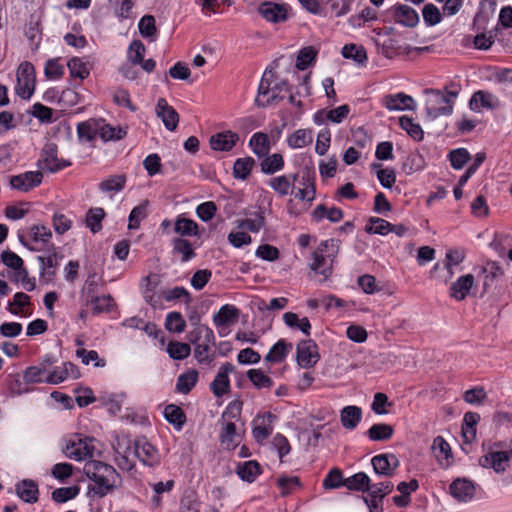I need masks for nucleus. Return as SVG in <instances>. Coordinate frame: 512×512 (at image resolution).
<instances>
[{"instance_id":"obj_1","label":"nucleus","mask_w":512,"mask_h":512,"mask_svg":"<svg viewBox=\"0 0 512 512\" xmlns=\"http://www.w3.org/2000/svg\"><path fill=\"white\" fill-rule=\"evenodd\" d=\"M83 471L94 483L89 487L90 491L99 497H104L112 492L119 486L121 481L120 475L116 469L101 461H87Z\"/></svg>"},{"instance_id":"obj_2","label":"nucleus","mask_w":512,"mask_h":512,"mask_svg":"<svg viewBox=\"0 0 512 512\" xmlns=\"http://www.w3.org/2000/svg\"><path fill=\"white\" fill-rule=\"evenodd\" d=\"M425 111L430 119H435L441 115H449L453 111V105L457 91H441L436 89H426Z\"/></svg>"},{"instance_id":"obj_3","label":"nucleus","mask_w":512,"mask_h":512,"mask_svg":"<svg viewBox=\"0 0 512 512\" xmlns=\"http://www.w3.org/2000/svg\"><path fill=\"white\" fill-rule=\"evenodd\" d=\"M334 240H326L319 244L317 249L312 253V262L310 268L324 276L327 279L332 272V257L334 252Z\"/></svg>"},{"instance_id":"obj_4","label":"nucleus","mask_w":512,"mask_h":512,"mask_svg":"<svg viewBox=\"0 0 512 512\" xmlns=\"http://www.w3.org/2000/svg\"><path fill=\"white\" fill-rule=\"evenodd\" d=\"M94 449L92 438L75 435L67 440L63 452L69 459L86 461L93 457Z\"/></svg>"},{"instance_id":"obj_5","label":"nucleus","mask_w":512,"mask_h":512,"mask_svg":"<svg viewBox=\"0 0 512 512\" xmlns=\"http://www.w3.org/2000/svg\"><path fill=\"white\" fill-rule=\"evenodd\" d=\"M36 76L34 66L30 62H23L17 70V84L15 91L23 99H30L35 90Z\"/></svg>"},{"instance_id":"obj_6","label":"nucleus","mask_w":512,"mask_h":512,"mask_svg":"<svg viewBox=\"0 0 512 512\" xmlns=\"http://www.w3.org/2000/svg\"><path fill=\"white\" fill-rule=\"evenodd\" d=\"M240 407L239 405L230 406L223 414L222 419L224 420L222 423L219 440L221 445L228 449L232 450L238 445V434L236 432V425L231 421H226V419L232 415V417H236L239 414Z\"/></svg>"},{"instance_id":"obj_7","label":"nucleus","mask_w":512,"mask_h":512,"mask_svg":"<svg viewBox=\"0 0 512 512\" xmlns=\"http://www.w3.org/2000/svg\"><path fill=\"white\" fill-rule=\"evenodd\" d=\"M195 333L203 337V342L195 345L194 357L199 364L210 365L214 360V354L210 353L209 345L214 344V332L207 326H199L195 328Z\"/></svg>"},{"instance_id":"obj_8","label":"nucleus","mask_w":512,"mask_h":512,"mask_svg":"<svg viewBox=\"0 0 512 512\" xmlns=\"http://www.w3.org/2000/svg\"><path fill=\"white\" fill-rule=\"evenodd\" d=\"M71 163L66 160L58 159L57 146L54 143H48L44 146L41 156L37 162V166L42 170L48 172H57L65 167L70 166Z\"/></svg>"},{"instance_id":"obj_9","label":"nucleus","mask_w":512,"mask_h":512,"mask_svg":"<svg viewBox=\"0 0 512 512\" xmlns=\"http://www.w3.org/2000/svg\"><path fill=\"white\" fill-rule=\"evenodd\" d=\"M133 453L146 466L154 467L160 463L158 450L145 437L134 441Z\"/></svg>"},{"instance_id":"obj_10","label":"nucleus","mask_w":512,"mask_h":512,"mask_svg":"<svg viewBox=\"0 0 512 512\" xmlns=\"http://www.w3.org/2000/svg\"><path fill=\"white\" fill-rule=\"evenodd\" d=\"M512 452L493 450L492 448L479 459V464L485 468H492L496 473H502L509 466Z\"/></svg>"},{"instance_id":"obj_11","label":"nucleus","mask_w":512,"mask_h":512,"mask_svg":"<svg viewBox=\"0 0 512 512\" xmlns=\"http://www.w3.org/2000/svg\"><path fill=\"white\" fill-rule=\"evenodd\" d=\"M43 174L41 171H27L22 174L11 176L10 185L13 189L27 192L42 183Z\"/></svg>"},{"instance_id":"obj_12","label":"nucleus","mask_w":512,"mask_h":512,"mask_svg":"<svg viewBox=\"0 0 512 512\" xmlns=\"http://www.w3.org/2000/svg\"><path fill=\"white\" fill-rule=\"evenodd\" d=\"M319 360L318 348L314 341L303 340L297 345V362L303 368L314 366Z\"/></svg>"},{"instance_id":"obj_13","label":"nucleus","mask_w":512,"mask_h":512,"mask_svg":"<svg viewBox=\"0 0 512 512\" xmlns=\"http://www.w3.org/2000/svg\"><path fill=\"white\" fill-rule=\"evenodd\" d=\"M235 371V366L229 362L219 368L214 380L210 384L211 391L216 397H222L230 390L229 374Z\"/></svg>"},{"instance_id":"obj_14","label":"nucleus","mask_w":512,"mask_h":512,"mask_svg":"<svg viewBox=\"0 0 512 512\" xmlns=\"http://www.w3.org/2000/svg\"><path fill=\"white\" fill-rule=\"evenodd\" d=\"M371 464L377 475L391 477L399 466V460L394 454H379L371 459Z\"/></svg>"},{"instance_id":"obj_15","label":"nucleus","mask_w":512,"mask_h":512,"mask_svg":"<svg viewBox=\"0 0 512 512\" xmlns=\"http://www.w3.org/2000/svg\"><path fill=\"white\" fill-rule=\"evenodd\" d=\"M160 282L159 275L149 274L143 279L141 284L143 298L153 308H157L161 304V295H158L156 292Z\"/></svg>"},{"instance_id":"obj_16","label":"nucleus","mask_w":512,"mask_h":512,"mask_svg":"<svg viewBox=\"0 0 512 512\" xmlns=\"http://www.w3.org/2000/svg\"><path fill=\"white\" fill-rule=\"evenodd\" d=\"M274 419L275 415H273L270 412H267L263 415L257 416L253 420L252 435L258 443H262L272 434V423Z\"/></svg>"},{"instance_id":"obj_17","label":"nucleus","mask_w":512,"mask_h":512,"mask_svg":"<svg viewBox=\"0 0 512 512\" xmlns=\"http://www.w3.org/2000/svg\"><path fill=\"white\" fill-rule=\"evenodd\" d=\"M156 115L162 120L164 126L169 131H174L179 123L177 111L168 104L166 99L159 98L155 107Z\"/></svg>"},{"instance_id":"obj_18","label":"nucleus","mask_w":512,"mask_h":512,"mask_svg":"<svg viewBox=\"0 0 512 512\" xmlns=\"http://www.w3.org/2000/svg\"><path fill=\"white\" fill-rule=\"evenodd\" d=\"M134 457L133 446L130 445L129 441L126 443H117V447L115 448V462L121 470H132L135 465Z\"/></svg>"},{"instance_id":"obj_19","label":"nucleus","mask_w":512,"mask_h":512,"mask_svg":"<svg viewBox=\"0 0 512 512\" xmlns=\"http://www.w3.org/2000/svg\"><path fill=\"white\" fill-rule=\"evenodd\" d=\"M268 74H270L271 77L273 76L272 68L265 71L259 85L258 96L255 99L256 104L261 107H266L277 99H280L277 93H272L271 81L267 77Z\"/></svg>"},{"instance_id":"obj_20","label":"nucleus","mask_w":512,"mask_h":512,"mask_svg":"<svg viewBox=\"0 0 512 512\" xmlns=\"http://www.w3.org/2000/svg\"><path fill=\"white\" fill-rule=\"evenodd\" d=\"M383 105L390 111L413 110L415 108L414 99L405 94H389L383 99Z\"/></svg>"},{"instance_id":"obj_21","label":"nucleus","mask_w":512,"mask_h":512,"mask_svg":"<svg viewBox=\"0 0 512 512\" xmlns=\"http://www.w3.org/2000/svg\"><path fill=\"white\" fill-rule=\"evenodd\" d=\"M474 285V276L466 274L460 276L449 288V296L456 301H463Z\"/></svg>"},{"instance_id":"obj_22","label":"nucleus","mask_w":512,"mask_h":512,"mask_svg":"<svg viewBox=\"0 0 512 512\" xmlns=\"http://www.w3.org/2000/svg\"><path fill=\"white\" fill-rule=\"evenodd\" d=\"M299 174L281 175L272 177L268 181V185L280 196H286L294 192V184Z\"/></svg>"},{"instance_id":"obj_23","label":"nucleus","mask_w":512,"mask_h":512,"mask_svg":"<svg viewBox=\"0 0 512 512\" xmlns=\"http://www.w3.org/2000/svg\"><path fill=\"white\" fill-rule=\"evenodd\" d=\"M432 450L441 467L447 468L451 465L453 460L451 448L442 436H437L433 440Z\"/></svg>"},{"instance_id":"obj_24","label":"nucleus","mask_w":512,"mask_h":512,"mask_svg":"<svg viewBox=\"0 0 512 512\" xmlns=\"http://www.w3.org/2000/svg\"><path fill=\"white\" fill-rule=\"evenodd\" d=\"M239 140V135L232 131L219 132L210 138V145L216 151H229Z\"/></svg>"},{"instance_id":"obj_25","label":"nucleus","mask_w":512,"mask_h":512,"mask_svg":"<svg viewBox=\"0 0 512 512\" xmlns=\"http://www.w3.org/2000/svg\"><path fill=\"white\" fill-rule=\"evenodd\" d=\"M258 11L269 22L278 23L287 19L286 9L276 3L264 2L259 6Z\"/></svg>"},{"instance_id":"obj_26","label":"nucleus","mask_w":512,"mask_h":512,"mask_svg":"<svg viewBox=\"0 0 512 512\" xmlns=\"http://www.w3.org/2000/svg\"><path fill=\"white\" fill-rule=\"evenodd\" d=\"M29 238L36 245H42L43 249L50 250L54 244L51 242L52 232L45 225H33L29 230Z\"/></svg>"},{"instance_id":"obj_27","label":"nucleus","mask_w":512,"mask_h":512,"mask_svg":"<svg viewBox=\"0 0 512 512\" xmlns=\"http://www.w3.org/2000/svg\"><path fill=\"white\" fill-rule=\"evenodd\" d=\"M394 18L397 23L407 27H414L419 22L418 13L408 5H396L394 7Z\"/></svg>"},{"instance_id":"obj_28","label":"nucleus","mask_w":512,"mask_h":512,"mask_svg":"<svg viewBox=\"0 0 512 512\" xmlns=\"http://www.w3.org/2000/svg\"><path fill=\"white\" fill-rule=\"evenodd\" d=\"M16 493L23 501L35 503L39 496L38 484L30 479L22 480L16 485Z\"/></svg>"},{"instance_id":"obj_29","label":"nucleus","mask_w":512,"mask_h":512,"mask_svg":"<svg viewBox=\"0 0 512 512\" xmlns=\"http://www.w3.org/2000/svg\"><path fill=\"white\" fill-rule=\"evenodd\" d=\"M451 495L459 501H468L474 495L473 484L465 479H457L450 485Z\"/></svg>"},{"instance_id":"obj_30","label":"nucleus","mask_w":512,"mask_h":512,"mask_svg":"<svg viewBox=\"0 0 512 512\" xmlns=\"http://www.w3.org/2000/svg\"><path fill=\"white\" fill-rule=\"evenodd\" d=\"M362 419V410L358 406H346L340 412L341 424L344 428L353 430Z\"/></svg>"},{"instance_id":"obj_31","label":"nucleus","mask_w":512,"mask_h":512,"mask_svg":"<svg viewBox=\"0 0 512 512\" xmlns=\"http://www.w3.org/2000/svg\"><path fill=\"white\" fill-rule=\"evenodd\" d=\"M99 124L96 119H89L77 125V135L80 142H92L98 136Z\"/></svg>"},{"instance_id":"obj_32","label":"nucleus","mask_w":512,"mask_h":512,"mask_svg":"<svg viewBox=\"0 0 512 512\" xmlns=\"http://www.w3.org/2000/svg\"><path fill=\"white\" fill-rule=\"evenodd\" d=\"M237 475L248 483L255 481L256 477L261 474V467L255 460L239 463L236 468Z\"/></svg>"},{"instance_id":"obj_33","label":"nucleus","mask_w":512,"mask_h":512,"mask_svg":"<svg viewBox=\"0 0 512 512\" xmlns=\"http://www.w3.org/2000/svg\"><path fill=\"white\" fill-rule=\"evenodd\" d=\"M312 218L316 222H320L324 218H327L329 221L335 223L339 222L343 218V211L340 208H327L325 205L319 204L312 211Z\"/></svg>"},{"instance_id":"obj_34","label":"nucleus","mask_w":512,"mask_h":512,"mask_svg":"<svg viewBox=\"0 0 512 512\" xmlns=\"http://www.w3.org/2000/svg\"><path fill=\"white\" fill-rule=\"evenodd\" d=\"M301 188L295 192V197L302 200L311 202L315 198V183L313 177L307 171L301 177Z\"/></svg>"},{"instance_id":"obj_35","label":"nucleus","mask_w":512,"mask_h":512,"mask_svg":"<svg viewBox=\"0 0 512 512\" xmlns=\"http://www.w3.org/2000/svg\"><path fill=\"white\" fill-rule=\"evenodd\" d=\"M249 146L259 158L266 156L270 151V141L267 134L257 132L249 140Z\"/></svg>"},{"instance_id":"obj_36","label":"nucleus","mask_w":512,"mask_h":512,"mask_svg":"<svg viewBox=\"0 0 512 512\" xmlns=\"http://www.w3.org/2000/svg\"><path fill=\"white\" fill-rule=\"evenodd\" d=\"M260 163L261 171L266 175H272L284 168V158L280 153H274L272 155H266L262 157Z\"/></svg>"},{"instance_id":"obj_37","label":"nucleus","mask_w":512,"mask_h":512,"mask_svg":"<svg viewBox=\"0 0 512 512\" xmlns=\"http://www.w3.org/2000/svg\"><path fill=\"white\" fill-rule=\"evenodd\" d=\"M174 231L182 237L196 236L198 234V224L189 218L179 215L174 223Z\"/></svg>"},{"instance_id":"obj_38","label":"nucleus","mask_w":512,"mask_h":512,"mask_svg":"<svg viewBox=\"0 0 512 512\" xmlns=\"http://www.w3.org/2000/svg\"><path fill=\"white\" fill-rule=\"evenodd\" d=\"M291 349L292 344H287L281 339L271 347L269 353L265 356V361L270 363H281L285 360Z\"/></svg>"},{"instance_id":"obj_39","label":"nucleus","mask_w":512,"mask_h":512,"mask_svg":"<svg viewBox=\"0 0 512 512\" xmlns=\"http://www.w3.org/2000/svg\"><path fill=\"white\" fill-rule=\"evenodd\" d=\"M197 381L198 372L195 369H189L178 376L176 390L179 393L187 394L193 389Z\"/></svg>"},{"instance_id":"obj_40","label":"nucleus","mask_w":512,"mask_h":512,"mask_svg":"<svg viewBox=\"0 0 512 512\" xmlns=\"http://www.w3.org/2000/svg\"><path fill=\"white\" fill-rule=\"evenodd\" d=\"M370 478L364 472H358L345 479L344 486L351 491L368 492Z\"/></svg>"},{"instance_id":"obj_41","label":"nucleus","mask_w":512,"mask_h":512,"mask_svg":"<svg viewBox=\"0 0 512 512\" xmlns=\"http://www.w3.org/2000/svg\"><path fill=\"white\" fill-rule=\"evenodd\" d=\"M165 419L177 430H181L186 422V415L182 408L177 405L169 404L164 409Z\"/></svg>"},{"instance_id":"obj_42","label":"nucleus","mask_w":512,"mask_h":512,"mask_svg":"<svg viewBox=\"0 0 512 512\" xmlns=\"http://www.w3.org/2000/svg\"><path fill=\"white\" fill-rule=\"evenodd\" d=\"M126 181L124 174L113 175L99 183V190L103 193H118L125 188Z\"/></svg>"},{"instance_id":"obj_43","label":"nucleus","mask_w":512,"mask_h":512,"mask_svg":"<svg viewBox=\"0 0 512 512\" xmlns=\"http://www.w3.org/2000/svg\"><path fill=\"white\" fill-rule=\"evenodd\" d=\"M393 433V427L385 423L374 424L367 431V435L372 441L389 440L393 436Z\"/></svg>"},{"instance_id":"obj_44","label":"nucleus","mask_w":512,"mask_h":512,"mask_svg":"<svg viewBox=\"0 0 512 512\" xmlns=\"http://www.w3.org/2000/svg\"><path fill=\"white\" fill-rule=\"evenodd\" d=\"M342 56L346 59H352L359 65L367 62V53L363 46L356 44H347L342 48Z\"/></svg>"},{"instance_id":"obj_45","label":"nucleus","mask_w":512,"mask_h":512,"mask_svg":"<svg viewBox=\"0 0 512 512\" xmlns=\"http://www.w3.org/2000/svg\"><path fill=\"white\" fill-rule=\"evenodd\" d=\"M313 140L312 131L309 129H299L290 135L287 139L288 146L293 149H300L309 145Z\"/></svg>"},{"instance_id":"obj_46","label":"nucleus","mask_w":512,"mask_h":512,"mask_svg":"<svg viewBox=\"0 0 512 512\" xmlns=\"http://www.w3.org/2000/svg\"><path fill=\"white\" fill-rule=\"evenodd\" d=\"M99 131L98 136L103 141L120 140L126 135V131L120 127H113L106 124L103 120H98Z\"/></svg>"},{"instance_id":"obj_47","label":"nucleus","mask_w":512,"mask_h":512,"mask_svg":"<svg viewBox=\"0 0 512 512\" xmlns=\"http://www.w3.org/2000/svg\"><path fill=\"white\" fill-rule=\"evenodd\" d=\"M238 318V309L233 305H223L219 311L213 316V321L216 326H224L231 321Z\"/></svg>"},{"instance_id":"obj_48","label":"nucleus","mask_w":512,"mask_h":512,"mask_svg":"<svg viewBox=\"0 0 512 512\" xmlns=\"http://www.w3.org/2000/svg\"><path fill=\"white\" fill-rule=\"evenodd\" d=\"M255 166V160L252 157L238 158L233 166V175L236 179L245 180Z\"/></svg>"},{"instance_id":"obj_49","label":"nucleus","mask_w":512,"mask_h":512,"mask_svg":"<svg viewBox=\"0 0 512 512\" xmlns=\"http://www.w3.org/2000/svg\"><path fill=\"white\" fill-rule=\"evenodd\" d=\"M247 377L257 389L271 388L273 380L261 369H250L247 371Z\"/></svg>"},{"instance_id":"obj_50","label":"nucleus","mask_w":512,"mask_h":512,"mask_svg":"<svg viewBox=\"0 0 512 512\" xmlns=\"http://www.w3.org/2000/svg\"><path fill=\"white\" fill-rule=\"evenodd\" d=\"M494 96L484 91L475 92L470 99V107L472 110L480 111L482 108L493 107Z\"/></svg>"},{"instance_id":"obj_51","label":"nucleus","mask_w":512,"mask_h":512,"mask_svg":"<svg viewBox=\"0 0 512 512\" xmlns=\"http://www.w3.org/2000/svg\"><path fill=\"white\" fill-rule=\"evenodd\" d=\"M47 251V256H38L37 259L40 262L41 269L44 272L48 274H54L55 269L58 266V260L62 258V256L56 252L55 246H53V248H50V250Z\"/></svg>"},{"instance_id":"obj_52","label":"nucleus","mask_w":512,"mask_h":512,"mask_svg":"<svg viewBox=\"0 0 512 512\" xmlns=\"http://www.w3.org/2000/svg\"><path fill=\"white\" fill-rule=\"evenodd\" d=\"M190 345L178 341H170L167 345V353L172 359L183 360L190 355Z\"/></svg>"},{"instance_id":"obj_53","label":"nucleus","mask_w":512,"mask_h":512,"mask_svg":"<svg viewBox=\"0 0 512 512\" xmlns=\"http://www.w3.org/2000/svg\"><path fill=\"white\" fill-rule=\"evenodd\" d=\"M370 234L387 235L391 232V223L378 217H371L365 227Z\"/></svg>"},{"instance_id":"obj_54","label":"nucleus","mask_w":512,"mask_h":512,"mask_svg":"<svg viewBox=\"0 0 512 512\" xmlns=\"http://www.w3.org/2000/svg\"><path fill=\"white\" fill-rule=\"evenodd\" d=\"M173 251L182 255V262H187L196 255L191 243L183 238H175L173 240Z\"/></svg>"},{"instance_id":"obj_55","label":"nucleus","mask_w":512,"mask_h":512,"mask_svg":"<svg viewBox=\"0 0 512 512\" xmlns=\"http://www.w3.org/2000/svg\"><path fill=\"white\" fill-rule=\"evenodd\" d=\"M105 216V211L102 208L90 209L86 214V226L91 230L92 233H96L101 230V222Z\"/></svg>"},{"instance_id":"obj_56","label":"nucleus","mask_w":512,"mask_h":512,"mask_svg":"<svg viewBox=\"0 0 512 512\" xmlns=\"http://www.w3.org/2000/svg\"><path fill=\"white\" fill-rule=\"evenodd\" d=\"M51 223L54 231L58 235L65 234L68 230L71 229L73 225L72 219L68 215L61 212H56L53 214Z\"/></svg>"},{"instance_id":"obj_57","label":"nucleus","mask_w":512,"mask_h":512,"mask_svg":"<svg viewBox=\"0 0 512 512\" xmlns=\"http://www.w3.org/2000/svg\"><path fill=\"white\" fill-rule=\"evenodd\" d=\"M47 374L48 370L45 366H30L25 369L23 379L26 383H43Z\"/></svg>"},{"instance_id":"obj_58","label":"nucleus","mask_w":512,"mask_h":512,"mask_svg":"<svg viewBox=\"0 0 512 512\" xmlns=\"http://www.w3.org/2000/svg\"><path fill=\"white\" fill-rule=\"evenodd\" d=\"M148 201H143L132 209L129 215V229H138L140 223L147 217Z\"/></svg>"},{"instance_id":"obj_59","label":"nucleus","mask_w":512,"mask_h":512,"mask_svg":"<svg viewBox=\"0 0 512 512\" xmlns=\"http://www.w3.org/2000/svg\"><path fill=\"white\" fill-rule=\"evenodd\" d=\"M487 399V393L482 386L468 389L463 394V400L471 405H482Z\"/></svg>"},{"instance_id":"obj_60","label":"nucleus","mask_w":512,"mask_h":512,"mask_svg":"<svg viewBox=\"0 0 512 512\" xmlns=\"http://www.w3.org/2000/svg\"><path fill=\"white\" fill-rule=\"evenodd\" d=\"M186 322L179 312H170L165 319V328L170 332L181 333L185 330Z\"/></svg>"},{"instance_id":"obj_61","label":"nucleus","mask_w":512,"mask_h":512,"mask_svg":"<svg viewBox=\"0 0 512 512\" xmlns=\"http://www.w3.org/2000/svg\"><path fill=\"white\" fill-rule=\"evenodd\" d=\"M400 126L404 129L414 140L421 141L423 139V130L421 126L414 123L413 119L408 116H402L399 119Z\"/></svg>"},{"instance_id":"obj_62","label":"nucleus","mask_w":512,"mask_h":512,"mask_svg":"<svg viewBox=\"0 0 512 512\" xmlns=\"http://www.w3.org/2000/svg\"><path fill=\"white\" fill-rule=\"evenodd\" d=\"M78 486L61 487L55 489L52 494V500L57 503H65L71 499H74L79 494Z\"/></svg>"},{"instance_id":"obj_63","label":"nucleus","mask_w":512,"mask_h":512,"mask_svg":"<svg viewBox=\"0 0 512 512\" xmlns=\"http://www.w3.org/2000/svg\"><path fill=\"white\" fill-rule=\"evenodd\" d=\"M345 479H343V473L338 468H333L329 471L323 480V488L326 490L336 489L344 486Z\"/></svg>"},{"instance_id":"obj_64","label":"nucleus","mask_w":512,"mask_h":512,"mask_svg":"<svg viewBox=\"0 0 512 512\" xmlns=\"http://www.w3.org/2000/svg\"><path fill=\"white\" fill-rule=\"evenodd\" d=\"M422 15L427 26H435L442 20V14L440 10L437 6L431 3L424 5Z\"/></svg>"}]
</instances>
